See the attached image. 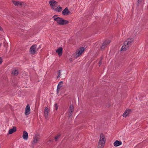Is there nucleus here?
Returning <instances> with one entry per match:
<instances>
[{"label":"nucleus","mask_w":148,"mask_h":148,"mask_svg":"<svg viewBox=\"0 0 148 148\" xmlns=\"http://www.w3.org/2000/svg\"><path fill=\"white\" fill-rule=\"evenodd\" d=\"M133 40L132 38H130L128 39L125 41L124 43V45L121 48V51H125L128 50L129 48V47L132 45Z\"/></svg>","instance_id":"obj_1"},{"label":"nucleus","mask_w":148,"mask_h":148,"mask_svg":"<svg viewBox=\"0 0 148 148\" xmlns=\"http://www.w3.org/2000/svg\"><path fill=\"white\" fill-rule=\"evenodd\" d=\"M106 141V140L104 135L102 133L101 134L98 143V148H103L104 146Z\"/></svg>","instance_id":"obj_2"},{"label":"nucleus","mask_w":148,"mask_h":148,"mask_svg":"<svg viewBox=\"0 0 148 148\" xmlns=\"http://www.w3.org/2000/svg\"><path fill=\"white\" fill-rule=\"evenodd\" d=\"M36 46L37 45H34L30 48L29 51L32 54L34 55L36 53Z\"/></svg>","instance_id":"obj_3"},{"label":"nucleus","mask_w":148,"mask_h":148,"mask_svg":"<svg viewBox=\"0 0 148 148\" xmlns=\"http://www.w3.org/2000/svg\"><path fill=\"white\" fill-rule=\"evenodd\" d=\"M58 3L54 0L50 1L49 2V3L51 6V8L52 9L55 10V8L56 7V5Z\"/></svg>","instance_id":"obj_4"},{"label":"nucleus","mask_w":148,"mask_h":148,"mask_svg":"<svg viewBox=\"0 0 148 148\" xmlns=\"http://www.w3.org/2000/svg\"><path fill=\"white\" fill-rule=\"evenodd\" d=\"M40 138V135L38 134H36L33 139V142L35 144L36 143L37 141L39 140Z\"/></svg>","instance_id":"obj_5"},{"label":"nucleus","mask_w":148,"mask_h":148,"mask_svg":"<svg viewBox=\"0 0 148 148\" xmlns=\"http://www.w3.org/2000/svg\"><path fill=\"white\" fill-rule=\"evenodd\" d=\"M56 16V15H54L53 17V18H54V20L56 21L59 25H61L62 21V18L60 17L55 18V16Z\"/></svg>","instance_id":"obj_6"},{"label":"nucleus","mask_w":148,"mask_h":148,"mask_svg":"<svg viewBox=\"0 0 148 148\" xmlns=\"http://www.w3.org/2000/svg\"><path fill=\"white\" fill-rule=\"evenodd\" d=\"M84 47H81L79 50H77L76 52V57L77 58L79 57L84 51Z\"/></svg>","instance_id":"obj_7"},{"label":"nucleus","mask_w":148,"mask_h":148,"mask_svg":"<svg viewBox=\"0 0 148 148\" xmlns=\"http://www.w3.org/2000/svg\"><path fill=\"white\" fill-rule=\"evenodd\" d=\"M49 110L47 107H46L45 109L44 114L45 119H49Z\"/></svg>","instance_id":"obj_8"},{"label":"nucleus","mask_w":148,"mask_h":148,"mask_svg":"<svg viewBox=\"0 0 148 148\" xmlns=\"http://www.w3.org/2000/svg\"><path fill=\"white\" fill-rule=\"evenodd\" d=\"M25 114L26 115H27L30 114V108L29 105L27 104L25 108Z\"/></svg>","instance_id":"obj_9"},{"label":"nucleus","mask_w":148,"mask_h":148,"mask_svg":"<svg viewBox=\"0 0 148 148\" xmlns=\"http://www.w3.org/2000/svg\"><path fill=\"white\" fill-rule=\"evenodd\" d=\"M62 14L63 15H67L71 14V12L69 11L67 7L66 8L62 11Z\"/></svg>","instance_id":"obj_10"},{"label":"nucleus","mask_w":148,"mask_h":148,"mask_svg":"<svg viewBox=\"0 0 148 148\" xmlns=\"http://www.w3.org/2000/svg\"><path fill=\"white\" fill-rule=\"evenodd\" d=\"M110 42V40H108V41L106 40L104 41L101 47V49L103 50L107 45L109 44Z\"/></svg>","instance_id":"obj_11"},{"label":"nucleus","mask_w":148,"mask_h":148,"mask_svg":"<svg viewBox=\"0 0 148 148\" xmlns=\"http://www.w3.org/2000/svg\"><path fill=\"white\" fill-rule=\"evenodd\" d=\"M63 49L62 47H59L56 51V52L58 53L59 56H62V53Z\"/></svg>","instance_id":"obj_12"},{"label":"nucleus","mask_w":148,"mask_h":148,"mask_svg":"<svg viewBox=\"0 0 148 148\" xmlns=\"http://www.w3.org/2000/svg\"><path fill=\"white\" fill-rule=\"evenodd\" d=\"M131 112V110L130 109H126L123 114V116L124 117H126Z\"/></svg>","instance_id":"obj_13"},{"label":"nucleus","mask_w":148,"mask_h":148,"mask_svg":"<svg viewBox=\"0 0 148 148\" xmlns=\"http://www.w3.org/2000/svg\"><path fill=\"white\" fill-rule=\"evenodd\" d=\"M23 137L25 140H27L28 138V134L27 132L24 131L23 133Z\"/></svg>","instance_id":"obj_14"},{"label":"nucleus","mask_w":148,"mask_h":148,"mask_svg":"<svg viewBox=\"0 0 148 148\" xmlns=\"http://www.w3.org/2000/svg\"><path fill=\"white\" fill-rule=\"evenodd\" d=\"M16 131V127L14 126L12 128L9 130L8 132L9 134H11L15 132Z\"/></svg>","instance_id":"obj_15"},{"label":"nucleus","mask_w":148,"mask_h":148,"mask_svg":"<svg viewBox=\"0 0 148 148\" xmlns=\"http://www.w3.org/2000/svg\"><path fill=\"white\" fill-rule=\"evenodd\" d=\"M122 143L121 141H119L118 140H116L114 143L113 144L114 146L115 147H117L121 145Z\"/></svg>","instance_id":"obj_16"},{"label":"nucleus","mask_w":148,"mask_h":148,"mask_svg":"<svg viewBox=\"0 0 148 148\" xmlns=\"http://www.w3.org/2000/svg\"><path fill=\"white\" fill-rule=\"evenodd\" d=\"M13 3L16 6H18V5H21L22 3L21 2L19 1H12Z\"/></svg>","instance_id":"obj_17"},{"label":"nucleus","mask_w":148,"mask_h":148,"mask_svg":"<svg viewBox=\"0 0 148 148\" xmlns=\"http://www.w3.org/2000/svg\"><path fill=\"white\" fill-rule=\"evenodd\" d=\"M62 21L61 25H66L68 24L69 23V21H68L64 20L63 18H62Z\"/></svg>","instance_id":"obj_18"},{"label":"nucleus","mask_w":148,"mask_h":148,"mask_svg":"<svg viewBox=\"0 0 148 148\" xmlns=\"http://www.w3.org/2000/svg\"><path fill=\"white\" fill-rule=\"evenodd\" d=\"M63 84V82L62 81H60L58 84L57 86V90L60 89Z\"/></svg>","instance_id":"obj_19"},{"label":"nucleus","mask_w":148,"mask_h":148,"mask_svg":"<svg viewBox=\"0 0 148 148\" xmlns=\"http://www.w3.org/2000/svg\"><path fill=\"white\" fill-rule=\"evenodd\" d=\"M62 9L61 7H60V5H59L58 7H57L55 9V10L57 11L58 12H60L62 11Z\"/></svg>","instance_id":"obj_20"},{"label":"nucleus","mask_w":148,"mask_h":148,"mask_svg":"<svg viewBox=\"0 0 148 148\" xmlns=\"http://www.w3.org/2000/svg\"><path fill=\"white\" fill-rule=\"evenodd\" d=\"M69 113L71 114L72 113L74 110V107L73 105H70L69 107Z\"/></svg>","instance_id":"obj_21"},{"label":"nucleus","mask_w":148,"mask_h":148,"mask_svg":"<svg viewBox=\"0 0 148 148\" xmlns=\"http://www.w3.org/2000/svg\"><path fill=\"white\" fill-rule=\"evenodd\" d=\"M12 73L15 75H17L18 74V72L17 70H15L14 71L12 72Z\"/></svg>","instance_id":"obj_22"},{"label":"nucleus","mask_w":148,"mask_h":148,"mask_svg":"<svg viewBox=\"0 0 148 148\" xmlns=\"http://www.w3.org/2000/svg\"><path fill=\"white\" fill-rule=\"evenodd\" d=\"M60 134H58L55 137V139L56 140V141L57 140V139L60 138Z\"/></svg>","instance_id":"obj_23"},{"label":"nucleus","mask_w":148,"mask_h":148,"mask_svg":"<svg viewBox=\"0 0 148 148\" xmlns=\"http://www.w3.org/2000/svg\"><path fill=\"white\" fill-rule=\"evenodd\" d=\"M142 0H137V5L138 6L140 4V3L141 1H142Z\"/></svg>","instance_id":"obj_24"},{"label":"nucleus","mask_w":148,"mask_h":148,"mask_svg":"<svg viewBox=\"0 0 148 148\" xmlns=\"http://www.w3.org/2000/svg\"><path fill=\"white\" fill-rule=\"evenodd\" d=\"M58 75L57 77L58 78L61 75L60 70H59L58 71Z\"/></svg>","instance_id":"obj_25"},{"label":"nucleus","mask_w":148,"mask_h":148,"mask_svg":"<svg viewBox=\"0 0 148 148\" xmlns=\"http://www.w3.org/2000/svg\"><path fill=\"white\" fill-rule=\"evenodd\" d=\"M102 59V58H100V60L99 62V66H100V65H101L102 64V61H101Z\"/></svg>","instance_id":"obj_26"},{"label":"nucleus","mask_w":148,"mask_h":148,"mask_svg":"<svg viewBox=\"0 0 148 148\" xmlns=\"http://www.w3.org/2000/svg\"><path fill=\"white\" fill-rule=\"evenodd\" d=\"M54 107L56 108V110H57L58 109V106L56 103L55 104Z\"/></svg>","instance_id":"obj_27"},{"label":"nucleus","mask_w":148,"mask_h":148,"mask_svg":"<svg viewBox=\"0 0 148 148\" xmlns=\"http://www.w3.org/2000/svg\"><path fill=\"white\" fill-rule=\"evenodd\" d=\"M3 60L0 57V64L2 62Z\"/></svg>","instance_id":"obj_28"},{"label":"nucleus","mask_w":148,"mask_h":148,"mask_svg":"<svg viewBox=\"0 0 148 148\" xmlns=\"http://www.w3.org/2000/svg\"><path fill=\"white\" fill-rule=\"evenodd\" d=\"M53 140H49L48 142H49V143H51V142H53Z\"/></svg>","instance_id":"obj_29"},{"label":"nucleus","mask_w":148,"mask_h":148,"mask_svg":"<svg viewBox=\"0 0 148 148\" xmlns=\"http://www.w3.org/2000/svg\"><path fill=\"white\" fill-rule=\"evenodd\" d=\"M69 60L70 61L72 62L73 61V59L72 58H70Z\"/></svg>","instance_id":"obj_30"},{"label":"nucleus","mask_w":148,"mask_h":148,"mask_svg":"<svg viewBox=\"0 0 148 148\" xmlns=\"http://www.w3.org/2000/svg\"><path fill=\"white\" fill-rule=\"evenodd\" d=\"M59 89L57 90V93H58L59 92Z\"/></svg>","instance_id":"obj_31"},{"label":"nucleus","mask_w":148,"mask_h":148,"mask_svg":"<svg viewBox=\"0 0 148 148\" xmlns=\"http://www.w3.org/2000/svg\"><path fill=\"white\" fill-rule=\"evenodd\" d=\"M3 30L2 29L1 27L0 26V30L2 31Z\"/></svg>","instance_id":"obj_32"},{"label":"nucleus","mask_w":148,"mask_h":148,"mask_svg":"<svg viewBox=\"0 0 148 148\" xmlns=\"http://www.w3.org/2000/svg\"><path fill=\"white\" fill-rule=\"evenodd\" d=\"M41 48V47L40 46H39L38 47V49H39V48Z\"/></svg>","instance_id":"obj_33"},{"label":"nucleus","mask_w":148,"mask_h":148,"mask_svg":"<svg viewBox=\"0 0 148 148\" xmlns=\"http://www.w3.org/2000/svg\"><path fill=\"white\" fill-rule=\"evenodd\" d=\"M147 105H148V102H147Z\"/></svg>","instance_id":"obj_34"},{"label":"nucleus","mask_w":148,"mask_h":148,"mask_svg":"<svg viewBox=\"0 0 148 148\" xmlns=\"http://www.w3.org/2000/svg\"><path fill=\"white\" fill-rule=\"evenodd\" d=\"M1 45H2V44H0V45L1 46Z\"/></svg>","instance_id":"obj_35"},{"label":"nucleus","mask_w":148,"mask_h":148,"mask_svg":"<svg viewBox=\"0 0 148 148\" xmlns=\"http://www.w3.org/2000/svg\"><path fill=\"white\" fill-rule=\"evenodd\" d=\"M3 46H5L4 45V44L3 45Z\"/></svg>","instance_id":"obj_36"}]
</instances>
